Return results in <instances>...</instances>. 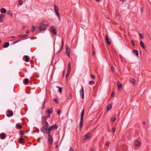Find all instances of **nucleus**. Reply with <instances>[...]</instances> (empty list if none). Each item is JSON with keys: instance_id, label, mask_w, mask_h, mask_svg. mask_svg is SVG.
Returning a JSON list of instances; mask_svg holds the SVG:
<instances>
[{"instance_id": "30", "label": "nucleus", "mask_w": 151, "mask_h": 151, "mask_svg": "<svg viewBox=\"0 0 151 151\" xmlns=\"http://www.w3.org/2000/svg\"><path fill=\"white\" fill-rule=\"evenodd\" d=\"M116 117H112L111 118V120L112 122H114L116 119Z\"/></svg>"}, {"instance_id": "8", "label": "nucleus", "mask_w": 151, "mask_h": 151, "mask_svg": "<svg viewBox=\"0 0 151 151\" xmlns=\"http://www.w3.org/2000/svg\"><path fill=\"white\" fill-rule=\"evenodd\" d=\"M66 55L70 57V50L69 49V46L68 45L66 46Z\"/></svg>"}, {"instance_id": "54", "label": "nucleus", "mask_w": 151, "mask_h": 151, "mask_svg": "<svg viewBox=\"0 0 151 151\" xmlns=\"http://www.w3.org/2000/svg\"><path fill=\"white\" fill-rule=\"evenodd\" d=\"M140 10H141V12H142L143 11V9L142 8H140Z\"/></svg>"}, {"instance_id": "13", "label": "nucleus", "mask_w": 151, "mask_h": 151, "mask_svg": "<svg viewBox=\"0 0 151 151\" xmlns=\"http://www.w3.org/2000/svg\"><path fill=\"white\" fill-rule=\"evenodd\" d=\"M7 112L9 113L8 114H6V116L8 117L12 116L13 114V113L12 111L9 110Z\"/></svg>"}, {"instance_id": "44", "label": "nucleus", "mask_w": 151, "mask_h": 151, "mask_svg": "<svg viewBox=\"0 0 151 151\" xmlns=\"http://www.w3.org/2000/svg\"><path fill=\"white\" fill-rule=\"evenodd\" d=\"M69 151H75V150L72 147H71L69 150Z\"/></svg>"}, {"instance_id": "38", "label": "nucleus", "mask_w": 151, "mask_h": 151, "mask_svg": "<svg viewBox=\"0 0 151 151\" xmlns=\"http://www.w3.org/2000/svg\"><path fill=\"white\" fill-rule=\"evenodd\" d=\"M131 43L133 46H134L135 45V42L134 40L132 41Z\"/></svg>"}, {"instance_id": "28", "label": "nucleus", "mask_w": 151, "mask_h": 151, "mask_svg": "<svg viewBox=\"0 0 151 151\" xmlns=\"http://www.w3.org/2000/svg\"><path fill=\"white\" fill-rule=\"evenodd\" d=\"M112 108V106L111 105H110L109 106H108L107 107V109L106 110L107 111H109V110H110Z\"/></svg>"}, {"instance_id": "9", "label": "nucleus", "mask_w": 151, "mask_h": 151, "mask_svg": "<svg viewBox=\"0 0 151 151\" xmlns=\"http://www.w3.org/2000/svg\"><path fill=\"white\" fill-rule=\"evenodd\" d=\"M80 94L82 95V99H83L84 97V92L83 87L82 86L81 88L79 91Z\"/></svg>"}, {"instance_id": "55", "label": "nucleus", "mask_w": 151, "mask_h": 151, "mask_svg": "<svg viewBox=\"0 0 151 151\" xmlns=\"http://www.w3.org/2000/svg\"><path fill=\"white\" fill-rule=\"evenodd\" d=\"M142 123L144 125H145L146 123V122L145 121H143L142 122Z\"/></svg>"}, {"instance_id": "1", "label": "nucleus", "mask_w": 151, "mask_h": 151, "mask_svg": "<svg viewBox=\"0 0 151 151\" xmlns=\"http://www.w3.org/2000/svg\"><path fill=\"white\" fill-rule=\"evenodd\" d=\"M49 125L47 124L45 125H43L41 128V131L44 134H48L47 137V141L50 146L52 145L53 143V139L52 136L51 135V132L49 130V127H48Z\"/></svg>"}, {"instance_id": "23", "label": "nucleus", "mask_w": 151, "mask_h": 151, "mask_svg": "<svg viewBox=\"0 0 151 151\" xmlns=\"http://www.w3.org/2000/svg\"><path fill=\"white\" fill-rule=\"evenodd\" d=\"M28 79L27 78H26L24 79V83L25 85H27L28 84Z\"/></svg>"}, {"instance_id": "43", "label": "nucleus", "mask_w": 151, "mask_h": 151, "mask_svg": "<svg viewBox=\"0 0 151 151\" xmlns=\"http://www.w3.org/2000/svg\"><path fill=\"white\" fill-rule=\"evenodd\" d=\"M20 41V40H17V41H15L14 42H13V44H16L17 43L19 42V41Z\"/></svg>"}, {"instance_id": "42", "label": "nucleus", "mask_w": 151, "mask_h": 151, "mask_svg": "<svg viewBox=\"0 0 151 151\" xmlns=\"http://www.w3.org/2000/svg\"><path fill=\"white\" fill-rule=\"evenodd\" d=\"M54 101L56 104H58V101L57 99H55L54 100Z\"/></svg>"}, {"instance_id": "61", "label": "nucleus", "mask_w": 151, "mask_h": 151, "mask_svg": "<svg viewBox=\"0 0 151 151\" xmlns=\"http://www.w3.org/2000/svg\"><path fill=\"white\" fill-rule=\"evenodd\" d=\"M97 1H99L100 0H96Z\"/></svg>"}, {"instance_id": "29", "label": "nucleus", "mask_w": 151, "mask_h": 151, "mask_svg": "<svg viewBox=\"0 0 151 151\" xmlns=\"http://www.w3.org/2000/svg\"><path fill=\"white\" fill-rule=\"evenodd\" d=\"M130 81L133 84H134L135 83V81L134 78L130 79Z\"/></svg>"}, {"instance_id": "16", "label": "nucleus", "mask_w": 151, "mask_h": 151, "mask_svg": "<svg viewBox=\"0 0 151 151\" xmlns=\"http://www.w3.org/2000/svg\"><path fill=\"white\" fill-rule=\"evenodd\" d=\"M24 60L26 62H28L29 61V57L28 55H25L24 56Z\"/></svg>"}, {"instance_id": "51", "label": "nucleus", "mask_w": 151, "mask_h": 151, "mask_svg": "<svg viewBox=\"0 0 151 151\" xmlns=\"http://www.w3.org/2000/svg\"><path fill=\"white\" fill-rule=\"evenodd\" d=\"M106 146H109V143L108 142H107L106 143Z\"/></svg>"}, {"instance_id": "48", "label": "nucleus", "mask_w": 151, "mask_h": 151, "mask_svg": "<svg viewBox=\"0 0 151 151\" xmlns=\"http://www.w3.org/2000/svg\"><path fill=\"white\" fill-rule=\"evenodd\" d=\"M112 131L113 132H115V129L114 127H113L112 128Z\"/></svg>"}, {"instance_id": "37", "label": "nucleus", "mask_w": 151, "mask_h": 151, "mask_svg": "<svg viewBox=\"0 0 151 151\" xmlns=\"http://www.w3.org/2000/svg\"><path fill=\"white\" fill-rule=\"evenodd\" d=\"M70 72H67L66 74V78H68V77L69 74H70Z\"/></svg>"}, {"instance_id": "19", "label": "nucleus", "mask_w": 151, "mask_h": 151, "mask_svg": "<svg viewBox=\"0 0 151 151\" xmlns=\"http://www.w3.org/2000/svg\"><path fill=\"white\" fill-rule=\"evenodd\" d=\"M71 64L70 62H69L68 64V72H70V70H71Z\"/></svg>"}, {"instance_id": "24", "label": "nucleus", "mask_w": 151, "mask_h": 151, "mask_svg": "<svg viewBox=\"0 0 151 151\" xmlns=\"http://www.w3.org/2000/svg\"><path fill=\"white\" fill-rule=\"evenodd\" d=\"M9 43L8 42H6L4 44V48H6L8 47L9 45Z\"/></svg>"}, {"instance_id": "58", "label": "nucleus", "mask_w": 151, "mask_h": 151, "mask_svg": "<svg viewBox=\"0 0 151 151\" xmlns=\"http://www.w3.org/2000/svg\"><path fill=\"white\" fill-rule=\"evenodd\" d=\"M120 1H123V2L124 1V0H120Z\"/></svg>"}, {"instance_id": "4", "label": "nucleus", "mask_w": 151, "mask_h": 151, "mask_svg": "<svg viewBox=\"0 0 151 151\" xmlns=\"http://www.w3.org/2000/svg\"><path fill=\"white\" fill-rule=\"evenodd\" d=\"M84 114V110L83 109L81 114V121L80 122V128H82L83 126V118Z\"/></svg>"}, {"instance_id": "12", "label": "nucleus", "mask_w": 151, "mask_h": 151, "mask_svg": "<svg viewBox=\"0 0 151 151\" xmlns=\"http://www.w3.org/2000/svg\"><path fill=\"white\" fill-rule=\"evenodd\" d=\"M91 137V134H87L84 135V139L86 140L89 139Z\"/></svg>"}, {"instance_id": "22", "label": "nucleus", "mask_w": 151, "mask_h": 151, "mask_svg": "<svg viewBox=\"0 0 151 151\" xmlns=\"http://www.w3.org/2000/svg\"><path fill=\"white\" fill-rule=\"evenodd\" d=\"M1 12L2 13H5L6 12V9L5 8H2L1 9Z\"/></svg>"}, {"instance_id": "56", "label": "nucleus", "mask_w": 151, "mask_h": 151, "mask_svg": "<svg viewBox=\"0 0 151 151\" xmlns=\"http://www.w3.org/2000/svg\"><path fill=\"white\" fill-rule=\"evenodd\" d=\"M11 37L12 38H15V36H12Z\"/></svg>"}, {"instance_id": "36", "label": "nucleus", "mask_w": 151, "mask_h": 151, "mask_svg": "<svg viewBox=\"0 0 151 151\" xmlns=\"http://www.w3.org/2000/svg\"><path fill=\"white\" fill-rule=\"evenodd\" d=\"M45 101H44L43 102L42 106V109H45Z\"/></svg>"}, {"instance_id": "47", "label": "nucleus", "mask_w": 151, "mask_h": 151, "mask_svg": "<svg viewBox=\"0 0 151 151\" xmlns=\"http://www.w3.org/2000/svg\"><path fill=\"white\" fill-rule=\"evenodd\" d=\"M139 35L141 36V38H144V37L142 35L141 33H139Z\"/></svg>"}, {"instance_id": "2", "label": "nucleus", "mask_w": 151, "mask_h": 151, "mask_svg": "<svg viewBox=\"0 0 151 151\" xmlns=\"http://www.w3.org/2000/svg\"><path fill=\"white\" fill-rule=\"evenodd\" d=\"M48 26L49 23L48 21L43 20L37 24L36 27L39 29L40 31H43L46 29L47 27Z\"/></svg>"}, {"instance_id": "52", "label": "nucleus", "mask_w": 151, "mask_h": 151, "mask_svg": "<svg viewBox=\"0 0 151 151\" xmlns=\"http://www.w3.org/2000/svg\"><path fill=\"white\" fill-rule=\"evenodd\" d=\"M95 53V52L93 50L92 52V55H94Z\"/></svg>"}, {"instance_id": "14", "label": "nucleus", "mask_w": 151, "mask_h": 151, "mask_svg": "<svg viewBox=\"0 0 151 151\" xmlns=\"http://www.w3.org/2000/svg\"><path fill=\"white\" fill-rule=\"evenodd\" d=\"M6 137V135L4 133H1L0 134V137L1 139H3Z\"/></svg>"}, {"instance_id": "15", "label": "nucleus", "mask_w": 151, "mask_h": 151, "mask_svg": "<svg viewBox=\"0 0 151 151\" xmlns=\"http://www.w3.org/2000/svg\"><path fill=\"white\" fill-rule=\"evenodd\" d=\"M53 109L52 108H51L50 109L47 110L46 112L48 114H52L53 112Z\"/></svg>"}, {"instance_id": "11", "label": "nucleus", "mask_w": 151, "mask_h": 151, "mask_svg": "<svg viewBox=\"0 0 151 151\" xmlns=\"http://www.w3.org/2000/svg\"><path fill=\"white\" fill-rule=\"evenodd\" d=\"M134 144L136 146H138L140 145L141 143L139 141L136 140L134 142Z\"/></svg>"}, {"instance_id": "5", "label": "nucleus", "mask_w": 151, "mask_h": 151, "mask_svg": "<svg viewBox=\"0 0 151 151\" xmlns=\"http://www.w3.org/2000/svg\"><path fill=\"white\" fill-rule=\"evenodd\" d=\"M47 119L45 116H42V117L41 122L43 125H45L47 124L49 125L48 122L46 121Z\"/></svg>"}, {"instance_id": "31", "label": "nucleus", "mask_w": 151, "mask_h": 151, "mask_svg": "<svg viewBox=\"0 0 151 151\" xmlns=\"http://www.w3.org/2000/svg\"><path fill=\"white\" fill-rule=\"evenodd\" d=\"M19 4L20 5H22L23 4V1L22 0H19Z\"/></svg>"}, {"instance_id": "20", "label": "nucleus", "mask_w": 151, "mask_h": 151, "mask_svg": "<svg viewBox=\"0 0 151 151\" xmlns=\"http://www.w3.org/2000/svg\"><path fill=\"white\" fill-rule=\"evenodd\" d=\"M4 17V15L1 14L0 15V22H2L3 21V18Z\"/></svg>"}, {"instance_id": "50", "label": "nucleus", "mask_w": 151, "mask_h": 151, "mask_svg": "<svg viewBox=\"0 0 151 151\" xmlns=\"http://www.w3.org/2000/svg\"><path fill=\"white\" fill-rule=\"evenodd\" d=\"M114 95H115V93H114V92H112V93H111V96L113 97V96H114Z\"/></svg>"}, {"instance_id": "18", "label": "nucleus", "mask_w": 151, "mask_h": 151, "mask_svg": "<svg viewBox=\"0 0 151 151\" xmlns=\"http://www.w3.org/2000/svg\"><path fill=\"white\" fill-rule=\"evenodd\" d=\"M117 86L119 89H122V86L120 82L119 81H118L117 82Z\"/></svg>"}, {"instance_id": "17", "label": "nucleus", "mask_w": 151, "mask_h": 151, "mask_svg": "<svg viewBox=\"0 0 151 151\" xmlns=\"http://www.w3.org/2000/svg\"><path fill=\"white\" fill-rule=\"evenodd\" d=\"M27 35L24 34V35H19V37L20 38H26L27 37Z\"/></svg>"}, {"instance_id": "40", "label": "nucleus", "mask_w": 151, "mask_h": 151, "mask_svg": "<svg viewBox=\"0 0 151 151\" xmlns=\"http://www.w3.org/2000/svg\"><path fill=\"white\" fill-rule=\"evenodd\" d=\"M35 27L34 26H32V31L33 32L35 30Z\"/></svg>"}, {"instance_id": "21", "label": "nucleus", "mask_w": 151, "mask_h": 151, "mask_svg": "<svg viewBox=\"0 0 151 151\" xmlns=\"http://www.w3.org/2000/svg\"><path fill=\"white\" fill-rule=\"evenodd\" d=\"M133 53L135 54L136 56H138L139 54L138 51L137 50H133Z\"/></svg>"}, {"instance_id": "35", "label": "nucleus", "mask_w": 151, "mask_h": 151, "mask_svg": "<svg viewBox=\"0 0 151 151\" xmlns=\"http://www.w3.org/2000/svg\"><path fill=\"white\" fill-rule=\"evenodd\" d=\"M16 126L17 127L19 128V129H21L22 128V125L19 124H17L16 125Z\"/></svg>"}, {"instance_id": "59", "label": "nucleus", "mask_w": 151, "mask_h": 151, "mask_svg": "<svg viewBox=\"0 0 151 151\" xmlns=\"http://www.w3.org/2000/svg\"><path fill=\"white\" fill-rule=\"evenodd\" d=\"M1 40L0 39V44L1 43Z\"/></svg>"}, {"instance_id": "25", "label": "nucleus", "mask_w": 151, "mask_h": 151, "mask_svg": "<svg viewBox=\"0 0 151 151\" xmlns=\"http://www.w3.org/2000/svg\"><path fill=\"white\" fill-rule=\"evenodd\" d=\"M23 140H24V138L22 137H20L19 139L18 142H19V143L22 144L23 142Z\"/></svg>"}, {"instance_id": "27", "label": "nucleus", "mask_w": 151, "mask_h": 151, "mask_svg": "<svg viewBox=\"0 0 151 151\" xmlns=\"http://www.w3.org/2000/svg\"><path fill=\"white\" fill-rule=\"evenodd\" d=\"M56 87L59 89V92L61 93L62 91V87H60L59 86H57Z\"/></svg>"}, {"instance_id": "10", "label": "nucleus", "mask_w": 151, "mask_h": 151, "mask_svg": "<svg viewBox=\"0 0 151 151\" xmlns=\"http://www.w3.org/2000/svg\"><path fill=\"white\" fill-rule=\"evenodd\" d=\"M105 41L106 44L110 45L111 44V42L110 41V39L108 38V37L107 35H106Z\"/></svg>"}, {"instance_id": "57", "label": "nucleus", "mask_w": 151, "mask_h": 151, "mask_svg": "<svg viewBox=\"0 0 151 151\" xmlns=\"http://www.w3.org/2000/svg\"><path fill=\"white\" fill-rule=\"evenodd\" d=\"M26 33H29V32L28 31H27V32H26Z\"/></svg>"}, {"instance_id": "7", "label": "nucleus", "mask_w": 151, "mask_h": 151, "mask_svg": "<svg viewBox=\"0 0 151 151\" xmlns=\"http://www.w3.org/2000/svg\"><path fill=\"white\" fill-rule=\"evenodd\" d=\"M50 31L55 35L57 33L56 28L54 26H52L50 29Z\"/></svg>"}, {"instance_id": "33", "label": "nucleus", "mask_w": 151, "mask_h": 151, "mask_svg": "<svg viewBox=\"0 0 151 151\" xmlns=\"http://www.w3.org/2000/svg\"><path fill=\"white\" fill-rule=\"evenodd\" d=\"M19 134L20 135H22L24 134V132L23 130H21L19 132Z\"/></svg>"}, {"instance_id": "60", "label": "nucleus", "mask_w": 151, "mask_h": 151, "mask_svg": "<svg viewBox=\"0 0 151 151\" xmlns=\"http://www.w3.org/2000/svg\"><path fill=\"white\" fill-rule=\"evenodd\" d=\"M23 29H24L25 28V27H23Z\"/></svg>"}, {"instance_id": "26", "label": "nucleus", "mask_w": 151, "mask_h": 151, "mask_svg": "<svg viewBox=\"0 0 151 151\" xmlns=\"http://www.w3.org/2000/svg\"><path fill=\"white\" fill-rule=\"evenodd\" d=\"M140 45L143 48H145V46L144 43L142 41H140Z\"/></svg>"}, {"instance_id": "45", "label": "nucleus", "mask_w": 151, "mask_h": 151, "mask_svg": "<svg viewBox=\"0 0 151 151\" xmlns=\"http://www.w3.org/2000/svg\"><path fill=\"white\" fill-rule=\"evenodd\" d=\"M62 42V45H61V49L64 46V44H63V41L62 40L61 42Z\"/></svg>"}, {"instance_id": "32", "label": "nucleus", "mask_w": 151, "mask_h": 151, "mask_svg": "<svg viewBox=\"0 0 151 151\" xmlns=\"http://www.w3.org/2000/svg\"><path fill=\"white\" fill-rule=\"evenodd\" d=\"M7 14H8L11 17H12L13 15L11 12H7Z\"/></svg>"}, {"instance_id": "34", "label": "nucleus", "mask_w": 151, "mask_h": 151, "mask_svg": "<svg viewBox=\"0 0 151 151\" xmlns=\"http://www.w3.org/2000/svg\"><path fill=\"white\" fill-rule=\"evenodd\" d=\"M94 83V82L93 81H89V84L90 85H92Z\"/></svg>"}, {"instance_id": "6", "label": "nucleus", "mask_w": 151, "mask_h": 151, "mask_svg": "<svg viewBox=\"0 0 151 151\" xmlns=\"http://www.w3.org/2000/svg\"><path fill=\"white\" fill-rule=\"evenodd\" d=\"M49 128L50 129L49 130H50V132H51L52 131L57 129L58 128V126L56 124H55L49 127Z\"/></svg>"}, {"instance_id": "3", "label": "nucleus", "mask_w": 151, "mask_h": 151, "mask_svg": "<svg viewBox=\"0 0 151 151\" xmlns=\"http://www.w3.org/2000/svg\"><path fill=\"white\" fill-rule=\"evenodd\" d=\"M54 8L55 13L58 17V20H59L60 19V17L59 13V9L58 6L55 4L54 5Z\"/></svg>"}, {"instance_id": "46", "label": "nucleus", "mask_w": 151, "mask_h": 151, "mask_svg": "<svg viewBox=\"0 0 151 151\" xmlns=\"http://www.w3.org/2000/svg\"><path fill=\"white\" fill-rule=\"evenodd\" d=\"M50 116V114H48L46 116H45L46 117V119H47V118L49 117Z\"/></svg>"}, {"instance_id": "41", "label": "nucleus", "mask_w": 151, "mask_h": 151, "mask_svg": "<svg viewBox=\"0 0 151 151\" xmlns=\"http://www.w3.org/2000/svg\"><path fill=\"white\" fill-rule=\"evenodd\" d=\"M111 69L113 72H114L115 71V69L113 67H111Z\"/></svg>"}, {"instance_id": "39", "label": "nucleus", "mask_w": 151, "mask_h": 151, "mask_svg": "<svg viewBox=\"0 0 151 151\" xmlns=\"http://www.w3.org/2000/svg\"><path fill=\"white\" fill-rule=\"evenodd\" d=\"M91 76V77L92 78H93L94 79L95 78H96V76H94V75H93V74H91V75H90Z\"/></svg>"}, {"instance_id": "53", "label": "nucleus", "mask_w": 151, "mask_h": 151, "mask_svg": "<svg viewBox=\"0 0 151 151\" xmlns=\"http://www.w3.org/2000/svg\"><path fill=\"white\" fill-rule=\"evenodd\" d=\"M65 73V71H63V77L64 76Z\"/></svg>"}, {"instance_id": "49", "label": "nucleus", "mask_w": 151, "mask_h": 151, "mask_svg": "<svg viewBox=\"0 0 151 151\" xmlns=\"http://www.w3.org/2000/svg\"><path fill=\"white\" fill-rule=\"evenodd\" d=\"M60 112V110H58L57 111V113L58 114H59Z\"/></svg>"}]
</instances>
